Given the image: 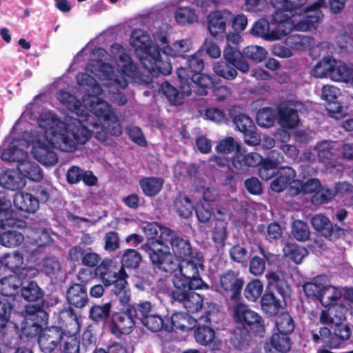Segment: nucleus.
Segmentation results:
<instances>
[{
	"instance_id": "1",
	"label": "nucleus",
	"mask_w": 353,
	"mask_h": 353,
	"mask_svg": "<svg viewBox=\"0 0 353 353\" xmlns=\"http://www.w3.org/2000/svg\"><path fill=\"white\" fill-rule=\"evenodd\" d=\"M117 65V72L109 64L96 61L88 64L85 72L77 77L78 85L87 92L82 102L65 91L57 94V99L77 119L66 118L61 121L52 112L41 113L37 120L38 128L26 132L22 139H14L0 149L1 159L5 161L17 162V170L24 177L34 181L43 179L41 168L29 161L25 150L31 146V153L39 162L46 166L54 165L57 157L54 148L72 152L79 144L85 143L91 135L105 141L109 134L119 136L122 132L121 121L111 105L102 96L107 91L101 84L109 88L108 94L114 102L123 105L125 97L119 92L125 88L137 75V67L131 58L119 44L111 48Z\"/></svg>"
},
{
	"instance_id": "2",
	"label": "nucleus",
	"mask_w": 353,
	"mask_h": 353,
	"mask_svg": "<svg viewBox=\"0 0 353 353\" xmlns=\"http://www.w3.org/2000/svg\"><path fill=\"white\" fill-rule=\"evenodd\" d=\"M141 230L147 237L145 249L151 261L165 272H172L178 268L177 260L171 253L170 245L179 259L191 253L189 242L179 237L168 228L157 223H144L141 225Z\"/></svg>"
},
{
	"instance_id": "3",
	"label": "nucleus",
	"mask_w": 353,
	"mask_h": 353,
	"mask_svg": "<svg viewBox=\"0 0 353 353\" xmlns=\"http://www.w3.org/2000/svg\"><path fill=\"white\" fill-rule=\"evenodd\" d=\"M325 6V0H318L307 6L304 13L292 15L281 9H276L272 16L273 41L280 40L294 30L305 32L316 28L323 18L321 8Z\"/></svg>"
},
{
	"instance_id": "4",
	"label": "nucleus",
	"mask_w": 353,
	"mask_h": 353,
	"mask_svg": "<svg viewBox=\"0 0 353 353\" xmlns=\"http://www.w3.org/2000/svg\"><path fill=\"white\" fill-rule=\"evenodd\" d=\"M158 31L153 34V39L144 31L140 29L134 30L131 34L130 46L140 60L144 68L152 76L159 74H169L172 71L171 63L168 60H163L159 48V43H156L154 35L159 34Z\"/></svg>"
},
{
	"instance_id": "5",
	"label": "nucleus",
	"mask_w": 353,
	"mask_h": 353,
	"mask_svg": "<svg viewBox=\"0 0 353 353\" xmlns=\"http://www.w3.org/2000/svg\"><path fill=\"white\" fill-rule=\"evenodd\" d=\"M332 50L333 46L327 42H323L314 49V52L318 50L319 56L323 58L314 67L312 75L318 78L327 77L334 81L343 82L353 87V68L327 55Z\"/></svg>"
},
{
	"instance_id": "6",
	"label": "nucleus",
	"mask_w": 353,
	"mask_h": 353,
	"mask_svg": "<svg viewBox=\"0 0 353 353\" xmlns=\"http://www.w3.org/2000/svg\"><path fill=\"white\" fill-rule=\"evenodd\" d=\"M303 290L307 296L318 299L325 307L335 305L342 298L341 290L331 285L325 276H317L312 282L305 283Z\"/></svg>"
},
{
	"instance_id": "7",
	"label": "nucleus",
	"mask_w": 353,
	"mask_h": 353,
	"mask_svg": "<svg viewBox=\"0 0 353 353\" xmlns=\"http://www.w3.org/2000/svg\"><path fill=\"white\" fill-rule=\"evenodd\" d=\"M178 268L174 271L172 282L176 278L179 279L185 283V285H190L195 289L208 288L201 279L200 274L204 270L203 258L199 255L192 256L188 259L183 260Z\"/></svg>"
},
{
	"instance_id": "8",
	"label": "nucleus",
	"mask_w": 353,
	"mask_h": 353,
	"mask_svg": "<svg viewBox=\"0 0 353 353\" xmlns=\"http://www.w3.org/2000/svg\"><path fill=\"white\" fill-rule=\"evenodd\" d=\"M183 282L178 278L174 280L172 297L175 301L181 303L188 311L196 312L201 308L203 299L199 294L193 291L195 288L185 285Z\"/></svg>"
},
{
	"instance_id": "9",
	"label": "nucleus",
	"mask_w": 353,
	"mask_h": 353,
	"mask_svg": "<svg viewBox=\"0 0 353 353\" xmlns=\"http://www.w3.org/2000/svg\"><path fill=\"white\" fill-rule=\"evenodd\" d=\"M177 75L181 82V89L185 95H189L196 86L203 88H209L213 86L214 82L210 75L198 72L188 73L186 68H180L177 70Z\"/></svg>"
},
{
	"instance_id": "10",
	"label": "nucleus",
	"mask_w": 353,
	"mask_h": 353,
	"mask_svg": "<svg viewBox=\"0 0 353 353\" xmlns=\"http://www.w3.org/2000/svg\"><path fill=\"white\" fill-rule=\"evenodd\" d=\"M38 270L34 268H23L19 270V275L11 274L0 280V293L4 296H12L17 294L18 289L23 282L22 280L36 276Z\"/></svg>"
},
{
	"instance_id": "11",
	"label": "nucleus",
	"mask_w": 353,
	"mask_h": 353,
	"mask_svg": "<svg viewBox=\"0 0 353 353\" xmlns=\"http://www.w3.org/2000/svg\"><path fill=\"white\" fill-rule=\"evenodd\" d=\"M232 316L236 323H241L254 332H261L263 329L261 317L245 304H236L233 307Z\"/></svg>"
},
{
	"instance_id": "12",
	"label": "nucleus",
	"mask_w": 353,
	"mask_h": 353,
	"mask_svg": "<svg viewBox=\"0 0 353 353\" xmlns=\"http://www.w3.org/2000/svg\"><path fill=\"white\" fill-rule=\"evenodd\" d=\"M154 41L157 44L159 43L161 50L167 57L184 58L185 54L192 48V41L188 38L176 40L171 45H168L166 35L163 32L155 34Z\"/></svg>"
},
{
	"instance_id": "13",
	"label": "nucleus",
	"mask_w": 353,
	"mask_h": 353,
	"mask_svg": "<svg viewBox=\"0 0 353 353\" xmlns=\"http://www.w3.org/2000/svg\"><path fill=\"white\" fill-rule=\"evenodd\" d=\"M241 37L236 32L229 33L226 37L227 46L223 51L225 59L237 70L247 72L249 70L248 63L242 60L241 52L237 49L241 42Z\"/></svg>"
},
{
	"instance_id": "14",
	"label": "nucleus",
	"mask_w": 353,
	"mask_h": 353,
	"mask_svg": "<svg viewBox=\"0 0 353 353\" xmlns=\"http://www.w3.org/2000/svg\"><path fill=\"white\" fill-rule=\"evenodd\" d=\"M12 306L6 298L0 299V341L7 343V338L17 334L16 325L10 321Z\"/></svg>"
},
{
	"instance_id": "15",
	"label": "nucleus",
	"mask_w": 353,
	"mask_h": 353,
	"mask_svg": "<svg viewBox=\"0 0 353 353\" xmlns=\"http://www.w3.org/2000/svg\"><path fill=\"white\" fill-rule=\"evenodd\" d=\"M302 106L301 103L288 101L282 103L279 108L278 122L283 128H294L299 121L297 112Z\"/></svg>"
},
{
	"instance_id": "16",
	"label": "nucleus",
	"mask_w": 353,
	"mask_h": 353,
	"mask_svg": "<svg viewBox=\"0 0 353 353\" xmlns=\"http://www.w3.org/2000/svg\"><path fill=\"white\" fill-rule=\"evenodd\" d=\"M232 19V13L227 10L211 12L208 17V28L211 35L222 37Z\"/></svg>"
},
{
	"instance_id": "17",
	"label": "nucleus",
	"mask_w": 353,
	"mask_h": 353,
	"mask_svg": "<svg viewBox=\"0 0 353 353\" xmlns=\"http://www.w3.org/2000/svg\"><path fill=\"white\" fill-rule=\"evenodd\" d=\"M341 145L336 142H329L323 141L316 146L314 149L312 154L310 153L308 155L305 154L303 155V159L305 160H310L314 158L316 155L319 161L327 163L329 168H334L335 165L332 161H329L336 154V150L339 148Z\"/></svg>"
},
{
	"instance_id": "18",
	"label": "nucleus",
	"mask_w": 353,
	"mask_h": 353,
	"mask_svg": "<svg viewBox=\"0 0 353 353\" xmlns=\"http://www.w3.org/2000/svg\"><path fill=\"white\" fill-rule=\"evenodd\" d=\"M234 123L238 130L243 133L247 144L256 145L261 143V138L255 132L256 127L249 117L243 114H239L234 118Z\"/></svg>"
},
{
	"instance_id": "19",
	"label": "nucleus",
	"mask_w": 353,
	"mask_h": 353,
	"mask_svg": "<svg viewBox=\"0 0 353 353\" xmlns=\"http://www.w3.org/2000/svg\"><path fill=\"white\" fill-rule=\"evenodd\" d=\"M26 312L28 314L22 323V334L28 337L37 335L41 331V327L36 321L37 317H45L46 313L39 310L35 305H28L26 307Z\"/></svg>"
},
{
	"instance_id": "20",
	"label": "nucleus",
	"mask_w": 353,
	"mask_h": 353,
	"mask_svg": "<svg viewBox=\"0 0 353 353\" xmlns=\"http://www.w3.org/2000/svg\"><path fill=\"white\" fill-rule=\"evenodd\" d=\"M64 334L58 327L43 330L39 334L38 343L43 352H51L62 341Z\"/></svg>"
},
{
	"instance_id": "21",
	"label": "nucleus",
	"mask_w": 353,
	"mask_h": 353,
	"mask_svg": "<svg viewBox=\"0 0 353 353\" xmlns=\"http://www.w3.org/2000/svg\"><path fill=\"white\" fill-rule=\"evenodd\" d=\"M134 307H129L126 312H119L114 314L112 317V332L119 336L122 334H129L132 331L134 326Z\"/></svg>"
},
{
	"instance_id": "22",
	"label": "nucleus",
	"mask_w": 353,
	"mask_h": 353,
	"mask_svg": "<svg viewBox=\"0 0 353 353\" xmlns=\"http://www.w3.org/2000/svg\"><path fill=\"white\" fill-rule=\"evenodd\" d=\"M242 285L243 281L238 278L235 273L228 272L220 277L218 291L221 293L231 292V298L236 299L239 294Z\"/></svg>"
},
{
	"instance_id": "23",
	"label": "nucleus",
	"mask_w": 353,
	"mask_h": 353,
	"mask_svg": "<svg viewBox=\"0 0 353 353\" xmlns=\"http://www.w3.org/2000/svg\"><path fill=\"white\" fill-rule=\"evenodd\" d=\"M24 223L17 216V213L11 209L10 201L0 198V228L23 227Z\"/></svg>"
},
{
	"instance_id": "24",
	"label": "nucleus",
	"mask_w": 353,
	"mask_h": 353,
	"mask_svg": "<svg viewBox=\"0 0 353 353\" xmlns=\"http://www.w3.org/2000/svg\"><path fill=\"white\" fill-rule=\"evenodd\" d=\"M347 311L348 309L346 306L341 304V302L337 303L327 310L322 311L320 321L324 324L338 325L345 320Z\"/></svg>"
},
{
	"instance_id": "25",
	"label": "nucleus",
	"mask_w": 353,
	"mask_h": 353,
	"mask_svg": "<svg viewBox=\"0 0 353 353\" xmlns=\"http://www.w3.org/2000/svg\"><path fill=\"white\" fill-rule=\"evenodd\" d=\"M198 327L194 333V337L197 343L202 345H206L213 341L214 331L210 324V318L208 316H201L196 321Z\"/></svg>"
},
{
	"instance_id": "26",
	"label": "nucleus",
	"mask_w": 353,
	"mask_h": 353,
	"mask_svg": "<svg viewBox=\"0 0 353 353\" xmlns=\"http://www.w3.org/2000/svg\"><path fill=\"white\" fill-rule=\"evenodd\" d=\"M14 204L19 210L30 213L35 212L39 207V200L26 192H19L14 194Z\"/></svg>"
},
{
	"instance_id": "27",
	"label": "nucleus",
	"mask_w": 353,
	"mask_h": 353,
	"mask_svg": "<svg viewBox=\"0 0 353 353\" xmlns=\"http://www.w3.org/2000/svg\"><path fill=\"white\" fill-rule=\"evenodd\" d=\"M170 324L165 325V330L172 331L174 329H179L188 331L193 328L196 321L184 312H176L170 318Z\"/></svg>"
},
{
	"instance_id": "28",
	"label": "nucleus",
	"mask_w": 353,
	"mask_h": 353,
	"mask_svg": "<svg viewBox=\"0 0 353 353\" xmlns=\"http://www.w3.org/2000/svg\"><path fill=\"white\" fill-rule=\"evenodd\" d=\"M296 176L294 170L290 167H285L279 170L278 172V176L274 179L271 184L270 188L275 192H283L292 181H294Z\"/></svg>"
},
{
	"instance_id": "29",
	"label": "nucleus",
	"mask_w": 353,
	"mask_h": 353,
	"mask_svg": "<svg viewBox=\"0 0 353 353\" xmlns=\"http://www.w3.org/2000/svg\"><path fill=\"white\" fill-rule=\"evenodd\" d=\"M1 185L8 190H15L26 185V179L17 170H6L0 175Z\"/></svg>"
},
{
	"instance_id": "30",
	"label": "nucleus",
	"mask_w": 353,
	"mask_h": 353,
	"mask_svg": "<svg viewBox=\"0 0 353 353\" xmlns=\"http://www.w3.org/2000/svg\"><path fill=\"white\" fill-rule=\"evenodd\" d=\"M262 162V157L259 154L250 152L244 155L241 151L240 154L234 156L232 165L236 170L243 171L248 167H254Z\"/></svg>"
},
{
	"instance_id": "31",
	"label": "nucleus",
	"mask_w": 353,
	"mask_h": 353,
	"mask_svg": "<svg viewBox=\"0 0 353 353\" xmlns=\"http://www.w3.org/2000/svg\"><path fill=\"white\" fill-rule=\"evenodd\" d=\"M67 299L70 305L81 308L88 302L86 290L81 284H74L68 289Z\"/></svg>"
},
{
	"instance_id": "32",
	"label": "nucleus",
	"mask_w": 353,
	"mask_h": 353,
	"mask_svg": "<svg viewBox=\"0 0 353 353\" xmlns=\"http://www.w3.org/2000/svg\"><path fill=\"white\" fill-rule=\"evenodd\" d=\"M14 227L0 228V244L6 248H15L19 246L24 240V236L15 230H7Z\"/></svg>"
},
{
	"instance_id": "33",
	"label": "nucleus",
	"mask_w": 353,
	"mask_h": 353,
	"mask_svg": "<svg viewBox=\"0 0 353 353\" xmlns=\"http://www.w3.org/2000/svg\"><path fill=\"white\" fill-rule=\"evenodd\" d=\"M321 188L320 181L316 179H310L303 183L300 180H294L291 182L288 188L289 193L292 195H297L299 193H311Z\"/></svg>"
},
{
	"instance_id": "34",
	"label": "nucleus",
	"mask_w": 353,
	"mask_h": 353,
	"mask_svg": "<svg viewBox=\"0 0 353 353\" xmlns=\"http://www.w3.org/2000/svg\"><path fill=\"white\" fill-rule=\"evenodd\" d=\"M163 180L158 177H145L139 181L143 193L147 196H154L162 189Z\"/></svg>"
},
{
	"instance_id": "35",
	"label": "nucleus",
	"mask_w": 353,
	"mask_h": 353,
	"mask_svg": "<svg viewBox=\"0 0 353 353\" xmlns=\"http://www.w3.org/2000/svg\"><path fill=\"white\" fill-rule=\"evenodd\" d=\"M306 0H273L272 4L276 9H281L285 12L288 13L290 15L295 13H304L305 7L303 10L301 9L306 3Z\"/></svg>"
},
{
	"instance_id": "36",
	"label": "nucleus",
	"mask_w": 353,
	"mask_h": 353,
	"mask_svg": "<svg viewBox=\"0 0 353 353\" xmlns=\"http://www.w3.org/2000/svg\"><path fill=\"white\" fill-rule=\"evenodd\" d=\"M112 261L109 259L103 260L101 265L97 268V271L100 273L101 276V280L105 286L108 287L112 285L114 286L119 279H125L126 274H125L123 269H121L118 274L111 272H103L101 270V268H108L110 266Z\"/></svg>"
},
{
	"instance_id": "37",
	"label": "nucleus",
	"mask_w": 353,
	"mask_h": 353,
	"mask_svg": "<svg viewBox=\"0 0 353 353\" xmlns=\"http://www.w3.org/2000/svg\"><path fill=\"white\" fill-rule=\"evenodd\" d=\"M315 230L319 232L327 239H331L333 232V225L330 220L321 214L314 215L311 220Z\"/></svg>"
},
{
	"instance_id": "38",
	"label": "nucleus",
	"mask_w": 353,
	"mask_h": 353,
	"mask_svg": "<svg viewBox=\"0 0 353 353\" xmlns=\"http://www.w3.org/2000/svg\"><path fill=\"white\" fill-rule=\"evenodd\" d=\"M175 20L181 26L193 24L198 21L195 11L189 7H179L175 12Z\"/></svg>"
},
{
	"instance_id": "39",
	"label": "nucleus",
	"mask_w": 353,
	"mask_h": 353,
	"mask_svg": "<svg viewBox=\"0 0 353 353\" xmlns=\"http://www.w3.org/2000/svg\"><path fill=\"white\" fill-rule=\"evenodd\" d=\"M26 236L32 241L31 245L34 247H42L48 244L51 241V237L48 232L44 229L37 230H29L26 233Z\"/></svg>"
},
{
	"instance_id": "40",
	"label": "nucleus",
	"mask_w": 353,
	"mask_h": 353,
	"mask_svg": "<svg viewBox=\"0 0 353 353\" xmlns=\"http://www.w3.org/2000/svg\"><path fill=\"white\" fill-rule=\"evenodd\" d=\"M263 291V285L259 279H254L250 281L244 290V295L250 301H256L258 300Z\"/></svg>"
},
{
	"instance_id": "41",
	"label": "nucleus",
	"mask_w": 353,
	"mask_h": 353,
	"mask_svg": "<svg viewBox=\"0 0 353 353\" xmlns=\"http://www.w3.org/2000/svg\"><path fill=\"white\" fill-rule=\"evenodd\" d=\"M283 252L286 257L296 263H301L303 258L307 254V251L305 248L294 244L285 245L283 248Z\"/></svg>"
},
{
	"instance_id": "42",
	"label": "nucleus",
	"mask_w": 353,
	"mask_h": 353,
	"mask_svg": "<svg viewBox=\"0 0 353 353\" xmlns=\"http://www.w3.org/2000/svg\"><path fill=\"white\" fill-rule=\"evenodd\" d=\"M252 33L254 35L261 37L266 40L273 41V38H272V19L270 21L266 20L257 21L252 28Z\"/></svg>"
},
{
	"instance_id": "43",
	"label": "nucleus",
	"mask_w": 353,
	"mask_h": 353,
	"mask_svg": "<svg viewBox=\"0 0 353 353\" xmlns=\"http://www.w3.org/2000/svg\"><path fill=\"white\" fill-rule=\"evenodd\" d=\"M216 150L219 154L235 153V156L241 152V145L232 137H227L221 140L216 147Z\"/></svg>"
},
{
	"instance_id": "44",
	"label": "nucleus",
	"mask_w": 353,
	"mask_h": 353,
	"mask_svg": "<svg viewBox=\"0 0 353 353\" xmlns=\"http://www.w3.org/2000/svg\"><path fill=\"white\" fill-rule=\"evenodd\" d=\"M241 54L242 58L245 57L254 62L261 63L265 59L268 52L263 47L259 46H249L243 49Z\"/></svg>"
},
{
	"instance_id": "45",
	"label": "nucleus",
	"mask_w": 353,
	"mask_h": 353,
	"mask_svg": "<svg viewBox=\"0 0 353 353\" xmlns=\"http://www.w3.org/2000/svg\"><path fill=\"white\" fill-rule=\"evenodd\" d=\"M112 292L121 304L125 305L130 302L131 294L125 279H119L117 281V284L113 286Z\"/></svg>"
},
{
	"instance_id": "46",
	"label": "nucleus",
	"mask_w": 353,
	"mask_h": 353,
	"mask_svg": "<svg viewBox=\"0 0 353 353\" xmlns=\"http://www.w3.org/2000/svg\"><path fill=\"white\" fill-rule=\"evenodd\" d=\"M1 261L3 269H10L13 274L19 275L16 272V270L18 269L23 263V256L19 252H13L12 254H7L3 257L1 258Z\"/></svg>"
},
{
	"instance_id": "47",
	"label": "nucleus",
	"mask_w": 353,
	"mask_h": 353,
	"mask_svg": "<svg viewBox=\"0 0 353 353\" xmlns=\"http://www.w3.org/2000/svg\"><path fill=\"white\" fill-rule=\"evenodd\" d=\"M270 343L277 352L286 353L291 347V343L288 335L276 333L272 336Z\"/></svg>"
},
{
	"instance_id": "48",
	"label": "nucleus",
	"mask_w": 353,
	"mask_h": 353,
	"mask_svg": "<svg viewBox=\"0 0 353 353\" xmlns=\"http://www.w3.org/2000/svg\"><path fill=\"white\" fill-rule=\"evenodd\" d=\"M282 160L270 159H265L262 162V164L259 170V174L263 180H268L272 178L275 174V170L277 166L281 163Z\"/></svg>"
},
{
	"instance_id": "49",
	"label": "nucleus",
	"mask_w": 353,
	"mask_h": 353,
	"mask_svg": "<svg viewBox=\"0 0 353 353\" xmlns=\"http://www.w3.org/2000/svg\"><path fill=\"white\" fill-rule=\"evenodd\" d=\"M261 307L265 312L274 314L281 307V304L273 294L265 293L261 299Z\"/></svg>"
},
{
	"instance_id": "50",
	"label": "nucleus",
	"mask_w": 353,
	"mask_h": 353,
	"mask_svg": "<svg viewBox=\"0 0 353 353\" xmlns=\"http://www.w3.org/2000/svg\"><path fill=\"white\" fill-rule=\"evenodd\" d=\"M292 234L299 241H305L309 239L310 231L307 225L302 221L296 220L292 225Z\"/></svg>"
},
{
	"instance_id": "51",
	"label": "nucleus",
	"mask_w": 353,
	"mask_h": 353,
	"mask_svg": "<svg viewBox=\"0 0 353 353\" xmlns=\"http://www.w3.org/2000/svg\"><path fill=\"white\" fill-rule=\"evenodd\" d=\"M276 326L280 334L288 335L294 329L292 317L287 313L281 314L276 320Z\"/></svg>"
},
{
	"instance_id": "52",
	"label": "nucleus",
	"mask_w": 353,
	"mask_h": 353,
	"mask_svg": "<svg viewBox=\"0 0 353 353\" xmlns=\"http://www.w3.org/2000/svg\"><path fill=\"white\" fill-rule=\"evenodd\" d=\"M161 90L163 94L170 103L178 105L183 103V94H180L175 88L172 86L168 82H165L161 85Z\"/></svg>"
},
{
	"instance_id": "53",
	"label": "nucleus",
	"mask_w": 353,
	"mask_h": 353,
	"mask_svg": "<svg viewBox=\"0 0 353 353\" xmlns=\"http://www.w3.org/2000/svg\"><path fill=\"white\" fill-rule=\"evenodd\" d=\"M174 206L179 215L183 218H188L190 216L193 210L191 201L183 195H180L177 197Z\"/></svg>"
},
{
	"instance_id": "54",
	"label": "nucleus",
	"mask_w": 353,
	"mask_h": 353,
	"mask_svg": "<svg viewBox=\"0 0 353 353\" xmlns=\"http://www.w3.org/2000/svg\"><path fill=\"white\" fill-rule=\"evenodd\" d=\"M21 296L28 301H36L42 296V292L38 285L33 281L23 286L21 290Z\"/></svg>"
},
{
	"instance_id": "55",
	"label": "nucleus",
	"mask_w": 353,
	"mask_h": 353,
	"mask_svg": "<svg viewBox=\"0 0 353 353\" xmlns=\"http://www.w3.org/2000/svg\"><path fill=\"white\" fill-rule=\"evenodd\" d=\"M227 223L223 221L217 220L212 231V238L218 246H223L227 237Z\"/></svg>"
},
{
	"instance_id": "56",
	"label": "nucleus",
	"mask_w": 353,
	"mask_h": 353,
	"mask_svg": "<svg viewBox=\"0 0 353 353\" xmlns=\"http://www.w3.org/2000/svg\"><path fill=\"white\" fill-rule=\"evenodd\" d=\"M236 68H233L226 63L217 62L213 65L214 73L226 79H234L236 75Z\"/></svg>"
},
{
	"instance_id": "57",
	"label": "nucleus",
	"mask_w": 353,
	"mask_h": 353,
	"mask_svg": "<svg viewBox=\"0 0 353 353\" xmlns=\"http://www.w3.org/2000/svg\"><path fill=\"white\" fill-rule=\"evenodd\" d=\"M142 323L148 330L152 332H157L161 330L162 328L165 330V325H168L165 323L162 318L157 314H151L148 317L143 319Z\"/></svg>"
},
{
	"instance_id": "58",
	"label": "nucleus",
	"mask_w": 353,
	"mask_h": 353,
	"mask_svg": "<svg viewBox=\"0 0 353 353\" xmlns=\"http://www.w3.org/2000/svg\"><path fill=\"white\" fill-rule=\"evenodd\" d=\"M275 114L272 109L263 108L257 113L256 121L259 125L263 128H270L274 121Z\"/></svg>"
},
{
	"instance_id": "59",
	"label": "nucleus",
	"mask_w": 353,
	"mask_h": 353,
	"mask_svg": "<svg viewBox=\"0 0 353 353\" xmlns=\"http://www.w3.org/2000/svg\"><path fill=\"white\" fill-rule=\"evenodd\" d=\"M62 342L63 353H79V341L74 334L65 333Z\"/></svg>"
},
{
	"instance_id": "60",
	"label": "nucleus",
	"mask_w": 353,
	"mask_h": 353,
	"mask_svg": "<svg viewBox=\"0 0 353 353\" xmlns=\"http://www.w3.org/2000/svg\"><path fill=\"white\" fill-rule=\"evenodd\" d=\"M201 53L197 52L188 59V68H186L190 76L202 72L204 68L203 59L200 57Z\"/></svg>"
},
{
	"instance_id": "61",
	"label": "nucleus",
	"mask_w": 353,
	"mask_h": 353,
	"mask_svg": "<svg viewBox=\"0 0 353 353\" xmlns=\"http://www.w3.org/2000/svg\"><path fill=\"white\" fill-rule=\"evenodd\" d=\"M141 261V254L134 250H127L122 258L123 266L128 268H137Z\"/></svg>"
},
{
	"instance_id": "62",
	"label": "nucleus",
	"mask_w": 353,
	"mask_h": 353,
	"mask_svg": "<svg viewBox=\"0 0 353 353\" xmlns=\"http://www.w3.org/2000/svg\"><path fill=\"white\" fill-rule=\"evenodd\" d=\"M266 277L268 280V285L278 288L279 293L283 298L289 295L290 290L288 286L285 287V289L281 290V288L285 285V283L281 279V276L278 273L270 272L266 275Z\"/></svg>"
},
{
	"instance_id": "63",
	"label": "nucleus",
	"mask_w": 353,
	"mask_h": 353,
	"mask_svg": "<svg viewBox=\"0 0 353 353\" xmlns=\"http://www.w3.org/2000/svg\"><path fill=\"white\" fill-rule=\"evenodd\" d=\"M110 304L105 303L103 305H94L90 311V317L94 321L103 319L109 315Z\"/></svg>"
},
{
	"instance_id": "64",
	"label": "nucleus",
	"mask_w": 353,
	"mask_h": 353,
	"mask_svg": "<svg viewBox=\"0 0 353 353\" xmlns=\"http://www.w3.org/2000/svg\"><path fill=\"white\" fill-rule=\"evenodd\" d=\"M334 190L327 188H321L313 196V201L316 203H326L332 200L335 196Z\"/></svg>"
}]
</instances>
